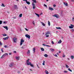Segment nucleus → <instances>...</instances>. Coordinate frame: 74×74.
<instances>
[{
  "label": "nucleus",
  "instance_id": "1",
  "mask_svg": "<svg viewBox=\"0 0 74 74\" xmlns=\"http://www.w3.org/2000/svg\"><path fill=\"white\" fill-rule=\"evenodd\" d=\"M14 66H15V64L12 62L9 65V67H13Z\"/></svg>",
  "mask_w": 74,
  "mask_h": 74
},
{
  "label": "nucleus",
  "instance_id": "2",
  "mask_svg": "<svg viewBox=\"0 0 74 74\" xmlns=\"http://www.w3.org/2000/svg\"><path fill=\"white\" fill-rule=\"evenodd\" d=\"M74 26V25L72 24H71V26H69V27L70 29H73Z\"/></svg>",
  "mask_w": 74,
  "mask_h": 74
},
{
  "label": "nucleus",
  "instance_id": "3",
  "mask_svg": "<svg viewBox=\"0 0 74 74\" xmlns=\"http://www.w3.org/2000/svg\"><path fill=\"white\" fill-rule=\"evenodd\" d=\"M24 42V40L23 39H21V41L20 42V45L21 46L22 45V44H23L22 43L23 42Z\"/></svg>",
  "mask_w": 74,
  "mask_h": 74
},
{
  "label": "nucleus",
  "instance_id": "4",
  "mask_svg": "<svg viewBox=\"0 0 74 74\" xmlns=\"http://www.w3.org/2000/svg\"><path fill=\"white\" fill-rule=\"evenodd\" d=\"M25 37H26L27 38H30V36L28 34H26Z\"/></svg>",
  "mask_w": 74,
  "mask_h": 74
},
{
  "label": "nucleus",
  "instance_id": "5",
  "mask_svg": "<svg viewBox=\"0 0 74 74\" xmlns=\"http://www.w3.org/2000/svg\"><path fill=\"white\" fill-rule=\"evenodd\" d=\"M27 54L28 56H30V52L29 50L27 52Z\"/></svg>",
  "mask_w": 74,
  "mask_h": 74
},
{
  "label": "nucleus",
  "instance_id": "6",
  "mask_svg": "<svg viewBox=\"0 0 74 74\" xmlns=\"http://www.w3.org/2000/svg\"><path fill=\"white\" fill-rule=\"evenodd\" d=\"M16 39H17L16 38H14L13 39V40L14 42H16Z\"/></svg>",
  "mask_w": 74,
  "mask_h": 74
},
{
  "label": "nucleus",
  "instance_id": "7",
  "mask_svg": "<svg viewBox=\"0 0 74 74\" xmlns=\"http://www.w3.org/2000/svg\"><path fill=\"white\" fill-rule=\"evenodd\" d=\"M53 16H54V17H56V18H59V15H57V14H55L53 15Z\"/></svg>",
  "mask_w": 74,
  "mask_h": 74
},
{
  "label": "nucleus",
  "instance_id": "8",
  "mask_svg": "<svg viewBox=\"0 0 74 74\" xmlns=\"http://www.w3.org/2000/svg\"><path fill=\"white\" fill-rule=\"evenodd\" d=\"M14 7L15 9H18V7H17V5H14Z\"/></svg>",
  "mask_w": 74,
  "mask_h": 74
},
{
  "label": "nucleus",
  "instance_id": "9",
  "mask_svg": "<svg viewBox=\"0 0 74 74\" xmlns=\"http://www.w3.org/2000/svg\"><path fill=\"white\" fill-rule=\"evenodd\" d=\"M42 45L44 46H46V47H51V46L49 45H46L44 44H42Z\"/></svg>",
  "mask_w": 74,
  "mask_h": 74
},
{
  "label": "nucleus",
  "instance_id": "10",
  "mask_svg": "<svg viewBox=\"0 0 74 74\" xmlns=\"http://www.w3.org/2000/svg\"><path fill=\"white\" fill-rule=\"evenodd\" d=\"M49 9L51 11H53V9L52 8H51L50 7H49Z\"/></svg>",
  "mask_w": 74,
  "mask_h": 74
},
{
  "label": "nucleus",
  "instance_id": "11",
  "mask_svg": "<svg viewBox=\"0 0 74 74\" xmlns=\"http://www.w3.org/2000/svg\"><path fill=\"white\" fill-rule=\"evenodd\" d=\"M3 27L5 28V29L6 30H8V27H7V26H3Z\"/></svg>",
  "mask_w": 74,
  "mask_h": 74
},
{
  "label": "nucleus",
  "instance_id": "12",
  "mask_svg": "<svg viewBox=\"0 0 74 74\" xmlns=\"http://www.w3.org/2000/svg\"><path fill=\"white\" fill-rule=\"evenodd\" d=\"M8 38H9V37H8V36H7L6 37L3 38V39L5 40H7Z\"/></svg>",
  "mask_w": 74,
  "mask_h": 74
},
{
  "label": "nucleus",
  "instance_id": "13",
  "mask_svg": "<svg viewBox=\"0 0 74 74\" xmlns=\"http://www.w3.org/2000/svg\"><path fill=\"white\" fill-rule=\"evenodd\" d=\"M64 4L66 6H68V4H67V3L66 2H64Z\"/></svg>",
  "mask_w": 74,
  "mask_h": 74
},
{
  "label": "nucleus",
  "instance_id": "14",
  "mask_svg": "<svg viewBox=\"0 0 74 74\" xmlns=\"http://www.w3.org/2000/svg\"><path fill=\"white\" fill-rule=\"evenodd\" d=\"M50 34V32H47L45 33L46 35H47V34Z\"/></svg>",
  "mask_w": 74,
  "mask_h": 74
},
{
  "label": "nucleus",
  "instance_id": "15",
  "mask_svg": "<svg viewBox=\"0 0 74 74\" xmlns=\"http://www.w3.org/2000/svg\"><path fill=\"white\" fill-rule=\"evenodd\" d=\"M16 59H17V60H19V57H16Z\"/></svg>",
  "mask_w": 74,
  "mask_h": 74
},
{
  "label": "nucleus",
  "instance_id": "16",
  "mask_svg": "<svg viewBox=\"0 0 74 74\" xmlns=\"http://www.w3.org/2000/svg\"><path fill=\"white\" fill-rule=\"evenodd\" d=\"M50 50H51V52H54V51H55V49H50Z\"/></svg>",
  "mask_w": 74,
  "mask_h": 74
},
{
  "label": "nucleus",
  "instance_id": "17",
  "mask_svg": "<svg viewBox=\"0 0 74 74\" xmlns=\"http://www.w3.org/2000/svg\"><path fill=\"white\" fill-rule=\"evenodd\" d=\"M41 23H42V25H43V26H45V24L44 23L41 22Z\"/></svg>",
  "mask_w": 74,
  "mask_h": 74
},
{
  "label": "nucleus",
  "instance_id": "18",
  "mask_svg": "<svg viewBox=\"0 0 74 74\" xmlns=\"http://www.w3.org/2000/svg\"><path fill=\"white\" fill-rule=\"evenodd\" d=\"M48 55L47 54H45L44 55V56H45V57L46 58L48 57Z\"/></svg>",
  "mask_w": 74,
  "mask_h": 74
},
{
  "label": "nucleus",
  "instance_id": "19",
  "mask_svg": "<svg viewBox=\"0 0 74 74\" xmlns=\"http://www.w3.org/2000/svg\"><path fill=\"white\" fill-rule=\"evenodd\" d=\"M34 3V2L32 3V5L34 7H36V5H35V4Z\"/></svg>",
  "mask_w": 74,
  "mask_h": 74
},
{
  "label": "nucleus",
  "instance_id": "20",
  "mask_svg": "<svg viewBox=\"0 0 74 74\" xmlns=\"http://www.w3.org/2000/svg\"><path fill=\"white\" fill-rule=\"evenodd\" d=\"M30 63H31V62H27V65H30Z\"/></svg>",
  "mask_w": 74,
  "mask_h": 74
},
{
  "label": "nucleus",
  "instance_id": "21",
  "mask_svg": "<svg viewBox=\"0 0 74 74\" xmlns=\"http://www.w3.org/2000/svg\"><path fill=\"white\" fill-rule=\"evenodd\" d=\"M4 57H5V56H4V55L3 54L1 57V59H3V58H4Z\"/></svg>",
  "mask_w": 74,
  "mask_h": 74
},
{
  "label": "nucleus",
  "instance_id": "22",
  "mask_svg": "<svg viewBox=\"0 0 74 74\" xmlns=\"http://www.w3.org/2000/svg\"><path fill=\"white\" fill-rule=\"evenodd\" d=\"M48 25L49 26H50L51 25V23H50V22L49 21H48Z\"/></svg>",
  "mask_w": 74,
  "mask_h": 74
},
{
  "label": "nucleus",
  "instance_id": "23",
  "mask_svg": "<svg viewBox=\"0 0 74 74\" xmlns=\"http://www.w3.org/2000/svg\"><path fill=\"white\" fill-rule=\"evenodd\" d=\"M35 14H36V15H37V16L38 17H39L40 16V15L36 13H35Z\"/></svg>",
  "mask_w": 74,
  "mask_h": 74
},
{
  "label": "nucleus",
  "instance_id": "24",
  "mask_svg": "<svg viewBox=\"0 0 74 74\" xmlns=\"http://www.w3.org/2000/svg\"><path fill=\"white\" fill-rule=\"evenodd\" d=\"M41 49L42 51H44V49L43 48H41Z\"/></svg>",
  "mask_w": 74,
  "mask_h": 74
},
{
  "label": "nucleus",
  "instance_id": "25",
  "mask_svg": "<svg viewBox=\"0 0 74 74\" xmlns=\"http://www.w3.org/2000/svg\"><path fill=\"white\" fill-rule=\"evenodd\" d=\"M33 1V3H37V1H36V0H32Z\"/></svg>",
  "mask_w": 74,
  "mask_h": 74
},
{
  "label": "nucleus",
  "instance_id": "26",
  "mask_svg": "<svg viewBox=\"0 0 74 74\" xmlns=\"http://www.w3.org/2000/svg\"><path fill=\"white\" fill-rule=\"evenodd\" d=\"M56 29H61V27H56Z\"/></svg>",
  "mask_w": 74,
  "mask_h": 74
},
{
  "label": "nucleus",
  "instance_id": "27",
  "mask_svg": "<svg viewBox=\"0 0 74 74\" xmlns=\"http://www.w3.org/2000/svg\"><path fill=\"white\" fill-rule=\"evenodd\" d=\"M45 72L46 73V74H48V72L47 71V70H46L45 71Z\"/></svg>",
  "mask_w": 74,
  "mask_h": 74
},
{
  "label": "nucleus",
  "instance_id": "28",
  "mask_svg": "<svg viewBox=\"0 0 74 74\" xmlns=\"http://www.w3.org/2000/svg\"><path fill=\"white\" fill-rule=\"evenodd\" d=\"M27 4H28V5H29V4H30V3L29 2V1H27V2H26Z\"/></svg>",
  "mask_w": 74,
  "mask_h": 74
},
{
  "label": "nucleus",
  "instance_id": "29",
  "mask_svg": "<svg viewBox=\"0 0 74 74\" xmlns=\"http://www.w3.org/2000/svg\"><path fill=\"white\" fill-rule=\"evenodd\" d=\"M61 42H62V40H59V41L58 42V44H60V43H61Z\"/></svg>",
  "mask_w": 74,
  "mask_h": 74
},
{
  "label": "nucleus",
  "instance_id": "30",
  "mask_svg": "<svg viewBox=\"0 0 74 74\" xmlns=\"http://www.w3.org/2000/svg\"><path fill=\"white\" fill-rule=\"evenodd\" d=\"M35 51H36V49L35 48H34L33 49V51H34V53H35Z\"/></svg>",
  "mask_w": 74,
  "mask_h": 74
},
{
  "label": "nucleus",
  "instance_id": "31",
  "mask_svg": "<svg viewBox=\"0 0 74 74\" xmlns=\"http://www.w3.org/2000/svg\"><path fill=\"white\" fill-rule=\"evenodd\" d=\"M71 58L72 59H74V56H71Z\"/></svg>",
  "mask_w": 74,
  "mask_h": 74
},
{
  "label": "nucleus",
  "instance_id": "32",
  "mask_svg": "<svg viewBox=\"0 0 74 74\" xmlns=\"http://www.w3.org/2000/svg\"><path fill=\"white\" fill-rule=\"evenodd\" d=\"M45 61L43 60V63H42V64L43 65V66H45Z\"/></svg>",
  "mask_w": 74,
  "mask_h": 74
},
{
  "label": "nucleus",
  "instance_id": "33",
  "mask_svg": "<svg viewBox=\"0 0 74 74\" xmlns=\"http://www.w3.org/2000/svg\"><path fill=\"white\" fill-rule=\"evenodd\" d=\"M4 47H5V48H8V46L7 45L4 46Z\"/></svg>",
  "mask_w": 74,
  "mask_h": 74
},
{
  "label": "nucleus",
  "instance_id": "34",
  "mask_svg": "<svg viewBox=\"0 0 74 74\" xmlns=\"http://www.w3.org/2000/svg\"><path fill=\"white\" fill-rule=\"evenodd\" d=\"M22 16V14H19V17H20L21 18Z\"/></svg>",
  "mask_w": 74,
  "mask_h": 74
},
{
  "label": "nucleus",
  "instance_id": "35",
  "mask_svg": "<svg viewBox=\"0 0 74 74\" xmlns=\"http://www.w3.org/2000/svg\"><path fill=\"white\" fill-rule=\"evenodd\" d=\"M32 63H30V64L29 65L31 67H33L34 65L33 64H31Z\"/></svg>",
  "mask_w": 74,
  "mask_h": 74
},
{
  "label": "nucleus",
  "instance_id": "36",
  "mask_svg": "<svg viewBox=\"0 0 74 74\" xmlns=\"http://www.w3.org/2000/svg\"><path fill=\"white\" fill-rule=\"evenodd\" d=\"M3 45V44L1 42V41H0V46H1V45Z\"/></svg>",
  "mask_w": 74,
  "mask_h": 74
},
{
  "label": "nucleus",
  "instance_id": "37",
  "mask_svg": "<svg viewBox=\"0 0 74 74\" xmlns=\"http://www.w3.org/2000/svg\"><path fill=\"white\" fill-rule=\"evenodd\" d=\"M3 55H4L5 56H6V55H8V53H5V54H3Z\"/></svg>",
  "mask_w": 74,
  "mask_h": 74
},
{
  "label": "nucleus",
  "instance_id": "38",
  "mask_svg": "<svg viewBox=\"0 0 74 74\" xmlns=\"http://www.w3.org/2000/svg\"><path fill=\"white\" fill-rule=\"evenodd\" d=\"M1 6H2V7H5V5H4V4L2 3Z\"/></svg>",
  "mask_w": 74,
  "mask_h": 74
},
{
  "label": "nucleus",
  "instance_id": "39",
  "mask_svg": "<svg viewBox=\"0 0 74 74\" xmlns=\"http://www.w3.org/2000/svg\"><path fill=\"white\" fill-rule=\"evenodd\" d=\"M68 70L69 71H71V72H72V70H71L70 69V68L68 69Z\"/></svg>",
  "mask_w": 74,
  "mask_h": 74
},
{
  "label": "nucleus",
  "instance_id": "40",
  "mask_svg": "<svg viewBox=\"0 0 74 74\" xmlns=\"http://www.w3.org/2000/svg\"><path fill=\"white\" fill-rule=\"evenodd\" d=\"M2 35L4 37L5 36H7V34H3Z\"/></svg>",
  "mask_w": 74,
  "mask_h": 74
},
{
  "label": "nucleus",
  "instance_id": "41",
  "mask_svg": "<svg viewBox=\"0 0 74 74\" xmlns=\"http://www.w3.org/2000/svg\"><path fill=\"white\" fill-rule=\"evenodd\" d=\"M66 67V68H69V66H68L67 65V64H66L65 65Z\"/></svg>",
  "mask_w": 74,
  "mask_h": 74
},
{
  "label": "nucleus",
  "instance_id": "42",
  "mask_svg": "<svg viewBox=\"0 0 74 74\" xmlns=\"http://www.w3.org/2000/svg\"><path fill=\"white\" fill-rule=\"evenodd\" d=\"M72 20L73 22H74V17H73L72 19Z\"/></svg>",
  "mask_w": 74,
  "mask_h": 74
},
{
  "label": "nucleus",
  "instance_id": "43",
  "mask_svg": "<svg viewBox=\"0 0 74 74\" xmlns=\"http://www.w3.org/2000/svg\"><path fill=\"white\" fill-rule=\"evenodd\" d=\"M67 71H64V73H68Z\"/></svg>",
  "mask_w": 74,
  "mask_h": 74
},
{
  "label": "nucleus",
  "instance_id": "44",
  "mask_svg": "<svg viewBox=\"0 0 74 74\" xmlns=\"http://www.w3.org/2000/svg\"><path fill=\"white\" fill-rule=\"evenodd\" d=\"M44 7H46V8H47V5H45V4H44Z\"/></svg>",
  "mask_w": 74,
  "mask_h": 74
},
{
  "label": "nucleus",
  "instance_id": "45",
  "mask_svg": "<svg viewBox=\"0 0 74 74\" xmlns=\"http://www.w3.org/2000/svg\"><path fill=\"white\" fill-rule=\"evenodd\" d=\"M2 22H3V21H0V25L2 24Z\"/></svg>",
  "mask_w": 74,
  "mask_h": 74
},
{
  "label": "nucleus",
  "instance_id": "46",
  "mask_svg": "<svg viewBox=\"0 0 74 74\" xmlns=\"http://www.w3.org/2000/svg\"><path fill=\"white\" fill-rule=\"evenodd\" d=\"M25 30L26 31H29V29H27V28H25Z\"/></svg>",
  "mask_w": 74,
  "mask_h": 74
},
{
  "label": "nucleus",
  "instance_id": "47",
  "mask_svg": "<svg viewBox=\"0 0 74 74\" xmlns=\"http://www.w3.org/2000/svg\"><path fill=\"white\" fill-rule=\"evenodd\" d=\"M32 23H33L34 25H35V23H34V21L32 22Z\"/></svg>",
  "mask_w": 74,
  "mask_h": 74
},
{
  "label": "nucleus",
  "instance_id": "48",
  "mask_svg": "<svg viewBox=\"0 0 74 74\" xmlns=\"http://www.w3.org/2000/svg\"><path fill=\"white\" fill-rule=\"evenodd\" d=\"M7 22L6 21H3V23H4V24H5V23H6Z\"/></svg>",
  "mask_w": 74,
  "mask_h": 74
},
{
  "label": "nucleus",
  "instance_id": "49",
  "mask_svg": "<svg viewBox=\"0 0 74 74\" xmlns=\"http://www.w3.org/2000/svg\"><path fill=\"white\" fill-rule=\"evenodd\" d=\"M74 31V29H72L71 30V32H73Z\"/></svg>",
  "mask_w": 74,
  "mask_h": 74
},
{
  "label": "nucleus",
  "instance_id": "50",
  "mask_svg": "<svg viewBox=\"0 0 74 74\" xmlns=\"http://www.w3.org/2000/svg\"><path fill=\"white\" fill-rule=\"evenodd\" d=\"M46 37H49V35H47L46 36Z\"/></svg>",
  "mask_w": 74,
  "mask_h": 74
},
{
  "label": "nucleus",
  "instance_id": "51",
  "mask_svg": "<svg viewBox=\"0 0 74 74\" xmlns=\"http://www.w3.org/2000/svg\"><path fill=\"white\" fill-rule=\"evenodd\" d=\"M53 6L54 7H56V5L55 4H54L53 5Z\"/></svg>",
  "mask_w": 74,
  "mask_h": 74
},
{
  "label": "nucleus",
  "instance_id": "52",
  "mask_svg": "<svg viewBox=\"0 0 74 74\" xmlns=\"http://www.w3.org/2000/svg\"><path fill=\"white\" fill-rule=\"evenodd\" d=\"M24 47V46H23L22 47H21V49H23V48H25V47Z\"/></svg>",
  "mask_w": 74,
  "mask_h": 74
},
{
  "label": "nucleus",
  "instance_id": "53",
  "mask_svg": "<svg viewBox=\"0 0 74 74\" xmlns=\"http://www.w3.org/2000/svg\"><path fill=\"white\" fill-rule=\"evenodd\" d=\"M29 59H28V60H27L26 61L27 62H29Z\"/></svg>",
  "mask_w": 74,
  "mask_h": 74
},
{
  "label": "nucleus",
  "instance_id": "54",
  "mask_svg": "<svg viewBox=\"0 0 74 74\" xmlns=\"http://www.w3.org/2000/svg\"><path fill=\"white\" fill-rule=\"evenodd\" d=\"M1 51H2V52H3V49H1Z\"/></svg>",
  "mask_w": 74,
  "mask_h": 74
},
{
  "label": "nucleus",
  "instance_id": "55",
  "mask_svg": "<svg viewBox=\"0 0 74 74\" xmlns=\"http://www.w3.org/2000/svg\"><path fill=\"white\" fill-rule=\"evenodd\" d=\"M54 55V56H56V57H58V56H57V55L56 54V55Z\"/></svg>",
  "mask_w": 74,
  "mask_h": 74
},
{
  "label": "nucleus",
  "instance_id": "56",
  "mask_svg": "<svg viewBox=\"0 0 74 74\" xmlns=\"http://www.w3.org/2000/svg\"><path fill=\"white\" fill-rule=\"evenodd\" d=\"M35 7H36L33 6V9H35Z\"/></svg>",
  "mask_w": 74,
  "mask_h": 74
},
{
  "label": "nucleus",
  "instance_id": "57",
  "mask_svg": "<svg viewBox=\"0 0 74 74\" xmlns=\"http://www.w3.org/2000/svg\"><path fill=\"white\" fill-rule=\"evenodd\" d=\"M51 43L52 44H54V42H53V41L51 42Z\"/></svg>",
  "mask_w": 74,
  "mask_h": 74
},
{
  "label": "nucleus",
  "instance_id": "58",
  "mask_svg": "<svg viewBox=\"0 0 74 74\" xmlns=\"http://www.w3.org/2000/svg\"><path fill=\"white\" fill-rule=\"evenodd\" d=\"M65 57V55H64L63 56V58H64Z\"/></svg>",
  "mask_w": 74,
  "mask_h": 74
},
{
  "label": "nucleus",
  "instance_id": "59",
  "mask_svg": "<svg viewBox=\"0 0 74 74\" xmlns=\"http://www.w3.org/2000/svg\"><path fill=\"white\" fill-rule=\"evenodd\" d=\"M29 71H33L32 70V69H29Z\"/></svg>",
  "mask_w": 74,
  "mask_h": 74
},
{
  "label": "nucleus",
  "instance_id": "60",
  "mask_svg": "<svg viewBox=\"0 0 74 74\" xmlns=\"http://www.w3.org/2000/svg\"><path fill=\"white\" fill-rule=\"evenodd\" d=\"M16 51H14V53H16Z\"/></svg>",
  "mask_w": 74,
  "mask_h": 74
},
{
  "label": "nucleus",
  "instance_id": "61",
  "mask_svg": "<svg viewBox=\"0 0 74 74\" xmlns=\"http://www.w3.org/2000/svg\"><path fill=\"white\" fill-rule=\"evenodd\" d=\"M25 8H26V9H27V7H26V6H25Z\"/></svg>",
  "mask_w": 74,
  "mask_h": 74
},
{
  "label": "nucleus",
  "instance_id": "62",
  "mask_svg": "<svg viewBox=\"0 0 74 74\" xmlns=\"http://www.w3.org/2000/svg\"><path fill=\"white\" fill-rule=\"evenodd\" d=\"M25 1H26V2L27 1V0H25Z\"/></svg>",
  "mask_w": 74,
  "mask_h": 74
},
{
  "label": "nucleus",
  "instance_id": "63",
  "mask_svg": "<svg viewBox=\"0 0 74 74\" xmlns=\"http://www.w3.org/2000/svg\"><path fill=\"white\" fill-rule=\"evenodd\" d=\"M11 54H12V53H9V55H11Z\"/></svg>",
  "mask_w": 74,
  "mask_h": 74
},
{
  "label": "nucleus",
  "instance_id": "64",
  "mask_svg": "<svg viewBox=\"0 0 74 74\" xmlns=\"http://www.w3.org/2000/svg\"><path fill=\"white\" fill-rule=\"evenodd\" d=\"M67 59H68V60H70V58H67Z\"/></svg>",
  "mask_w": 74,
  "mask_h": 74
}]
</instances>
